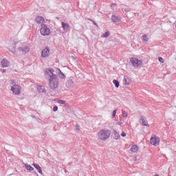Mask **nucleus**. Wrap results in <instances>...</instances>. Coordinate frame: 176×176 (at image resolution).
<instances>
[{
  "label": "nucleus",
  "mask_w": 176,
  "mask_h": 176,
  "mask_svg": "<svg viewBox=\"0 0 176 176\" xmlns=\"http://www.w3.org/2000/svg\"><path fill=\"white\" fill-rule=\"evenodd\" d=\"M113 138L115 140L120 139V135L119 134V133H118V131H113Z\"/></svg>",
  "instance_id": "obj_16"
},
{
  "label": "nucleus",
  "mask_w": 176,
  "mask_h": 176,
  "mask_svg": "<svg viewBox=\"0 0 176 176\" xmlns=\"http://www.w3.org/2000/svg\"><path fill=\"white\" fill-rule=\"evenodd\" d=\"M130 61L135 68H138V67H141L142 65V60H139L137 58H131L130 59Z\"/></svg>",
  "instance_id": "obj_6"
},
{
  "label": "nucleus",
  "mask_w": 176,
  "mask_h": 176,
  "mask_svg": "<svg viewBox=\"0 0 176 176\" xmlns=\"http://www.w3.org/2000/svg\"><path fill=\"white\" fill-rule=\"evenodd\" d=\"M108 36H109V32H105V34H104L102 36L103 38H107Z\"/></svg>",
  "instance_id": "obj_25"
},
{
  "label": "nucleus",
  "mask_w": 176,
  "mask_h": 176,
  "mask_svg": "<svg viewBox=\"0 0 176 176\" xmlns=\"http://www.w3.org/2000/svg\"><path fill=\"white\" fill-rule=\"evenodd\" d=\"M113 85H115L116 87H119V81L116 80H113Z\"/></svg>",
  "instance_id": "obj_23"
},
{
  "label": "nucleus",
  "mask_w": 176,
  "mask_h": 176,
  "mask_svg": "<svg viewBox=\"0 0 176 176\" xmlns=\"http://www.w3.org/2000/svg\"><path fill=\"white\" fill-rule=\"evenodd\" d=\"M77 130H79V128H77Z\"/></svg>",
  "instance_id": "obj_33"
},
{
  "label": "nucleus",
  "mask_w": 176,
  "mask_h": 176,
  "mask_svg": "<svg viewBox=\"0 0 176 176\" xmlns=\"http://www.w3.org/2000/svg\"><path fill=\"white\" fill-rule=\"evenodd\" d=\"M71 83H74V81L72 80V79L67 81L66 87H71Z\"/></svg>",
  "instance_id": "obj_22"
},
{
  "label": "nucleus",
  "mask_w": 176,
  "mask_h": 176,
  "mask_svg": "<svg viewBox=\"0 0 176 176\" xmlns=\"http://www.w3.org/2000/svg\"><path fill=\"white\" fill-rule=\"evenodd\" d=\"M111 20L113 21V23H118L119 21V17L116 16V15H113L111 16Z\"/></svg>",
  "instance_id": "obj_19"
},
{
  "label": "nucleus",
  "mask_w": 176,
  "mask_h": 176,
  "mask_svg": "<svg viewBox=\"0 0 176 176\" xmlns=\"http://www.w3.org/2000/svg\"><path fill=\"white\" fill-rule=\"evenodd\" d=\"M130 151L133 153H136V152H138V146L136 144H133L131 146Z\"/></svg>",
  "instance_id": "obj_14"
},
{
  "label": "nucleus",
  "mask_w": 176,
  "mask_h": 176,
  "mask_svg": "<svg viewBox=\"0 0 176 176\" xmlns=\"http://www.w3.org/2000/svg\"><path fill=\"white\" fill-rule=\"evenodd\" d=\"M40 34L43 35V36H49V34H50V29L47 28L46 25H41Z\"/></svg>",
  "instance_id": "obj_4"
},
{
  "label": "nucleus",
  "mask_w": 176,
  "mask_h": 176,
  "mask_svg": "<svg viewBox=\"0 0 176 176\" xmlns=\"http://www.w3.org/2000/svg\"><path fill=\"white\" fill-rule=\"evenodd\" d=\"M116 112H117V110H114L113 111V114H112L113 118H115V116H116Z\"/></svg>",
  "instance_id": "obj_29"
},
{
  "label": "nucleus",
  "mask_w": 176,
  "mask_h": 176,
  "mask_svg": "<svg viewBox=\"0 0 176 176\" xmlns=\"http://www.w3.org/2000/svg\"><path fill=\"white\" fill-rule=\"evenodd\" d=\"M122 123L121 122H118L116 123L117 126H122Z\"/></svg>",
  "instance_id": "obj_32"
},
{
  "label": "nucleus",
  "mask_w": 176,
  "mask_h": 176,
  "mask_svg": "<svg viewBox=\"0 0 176 176\" xmlns=\"http://www.w3.org/2000/svg\"><path fill=\"white\" fill-rule=\"evenodd\" d=\"M49 81V86L50 89H52V90H55V89H57L58 87V78H57V76H54L53 77H51L48 79Z\"/></svg>",
  "instance_id": "obj_3"
},
{
  "label": "nucleus",
  "mask_w": 176,
  "mask_h": 176,
  "mask_svg": "<svg viewBox=\"0 0 176 176\" xmlns=\"http://www.w3.org/2000/svg\"><path fill=\"white\" fill-rule=\"evenodd\" d=\"M61 24L64 31H65V32H68V31H69V29L71 28V26H69V24L65 22H62Z\"/></svg>",
  "instance_id": "obj_12"
},
{
  "label": "nucleus",
  "mask_w": 176,
  "mask_h": 176,
  "mask_svg": "<svg viewBox=\"0 0 176 176\" xmlns=\"http://www.w3.org/2000/svg\"><path fill=\"white\" fill-rule=\"evenodd\" d=\"M121 136H122V137H126V132L122 131V134H121Z\"/></svg>",
  "instance_id": "obj_30"
},
{
  "label": "nucleus",
  "mask_w": 176,
  "mask_h": 176,
  "mask_svg": "<svg viewBox=\"0 0 176 176\" xmlns=\"http://www.w3.org/2000/svg\"><path fill=\"white\" fill-rule=\"evenodd\" d=\"M77 130H79V128H77Z\"/></svg>",
  "instance_id": "obj_34"
},
{
  "label": "nucleus",
  "mask_w": 176,
  "mask_h": 176,
  "mask_svg": "<svg viewBox=\"0 0 176 176\" xmlns=\"http://www.w3.org/2000/svg\"><path fill=\"white\" fill-rule=\"evenodd\" d=\"M57 71L59 72V78H60V79H65V75L61 72V70L60 69H57Z\"/></svg>",
  "instance_id": "obj_20"
},
{
  "label": "nucleus",
  "mask_w": 176,
  "mask_h": 176,
  "mask_svg": "<svg viewBox=\"0 0 176 176\" xmlns=\"http://www.w3.org/2000/svg\"><path fill=\"white\" fill-rule=\"evenodd\" d=\"M140 123L142 126H146L147 127H149V124H148V120H146V118H144V116H142L140 118Z\"/></svg>",
  "instance_id": "obj_9"
},
{
  "label": "nucleus",
  "mask_w": 176,
  "mask_h": 176,
  "mask_svg": "<svg viewBox=\"0 0 176 176\" xmlns=\"http://www.w3.org/2000/svg\"><path fill=\"white\" fill-rule=\"evenodd\" d=\"M45 76H48L49 79L50 78H53L54 76H56V74H54V69H47L45 72Z\"/></svg>",
  "instance_id": "obj_8"
},
{
  "label": "nucleus",
  "mask_w": 176,
  "mask_h": 176,
  "mask_svg": "<svg viewBox=\"0 0 176 176\" xmlns=\"http://www.w3.org/2000/svg\"><path fill=\"white\" fill-rule=\"evenodd\" d=\"M33 166H34V168L37 169L38 173H39V174H42V169L41 168V166H39V164H33Z\"/></svg>",
  "instance_id": "obj_15"
},
{
  "label": "nucleus",
  "mask_w": 176,
  "mask_h": 176,
  "mask_svg": "<svg viewBox=\"0 0 176 176\" xmlns=\"http://www.w3.org/2000/svg\"><path fill=\"white\" fill-rule=\"evenodd\" d=\"M49 54H50V51L49 50V49L45 48L41 52V57L44 58L46 57H49Z\"/></svg>",
  "instance_id": "obj_10"
},
{
  "label": "nucleus",
  "mask_w": 176,
  "mask_h": 176,
  "mask_svg": "<svg viewBox=\"0 0 176 176\" xmlns=\"http://www.w3.org/2000/svg\"><path fill=\"white\" fill-rule=\"evenodd\" d=\"M10 90L12 91L13 94L19 96V94L21 93V87L17 84H14L11 87Z\"/></svg>",
  "instance_id": "obj_5"
},
{
  "label": "nucleus",
  "mask_w": 176,
  "mask_h": 176,
  "mask_svg": "<svg viewBox=\"0 0 176 176\" xmlns=\"http://www.w3.org/2000/svg\"><path fill=\"white\" fill-rule=\"evenodd\" d=\"M89 21H92V23L94 24V25H96V27H98L97 23L96 22H94V21L89 19Z\"/></svg>",
  "instance_id": "obj_31"
},
{
  "label": "nucleus",
  "mask_w": 176,
  "mask_h": 176,
  "mask_svg": "<svg viewBox=\"0 0 176 176\" xmlns=\"http://www.w3.org/2000/svg\"><path fill=\"white\" fill-rule=\"evenodd\" d=\"M98 139L100 141H106L111 137V131L108 129H102L98 133Z\"/></svg>",
  "instance_id": "obj_2"
},
{
  "label": "nucleus",
  "mask_w": 176,
  "mask_h": 176,
  "mask_svg": "<svg viewBox=\"0 0 176 176\" xmlns=\"http://www.w3.org/2000/svg\"><path fill=\"white\" fill-rule=\"evenodd\" d=\"M142 41L143 42H144L145 43H146V42H148V41H149V38L148 37V34H144L142 36Z\"/></svg>",
  "instance_id": "obj_18"
},
{
  "label": "nucleus",
  "mask_w": 176,
  "mask_h": 176,
  "mask_svg": "<svg viewBox=\"0 0 176 176\" xmlns=\"http://www.w3.org/2000/svg\"><path fill=\"white\" fill-rule=\"evenodd\" d=\"M158 60H159V61H160V63H164V59H163V58H162V57H160L159 58H158Z\"/></svg>",
  "instance_id": "obj_28"
},
{
  "label": "nucleus",
  "mask_w": 176,
  "mask_h": 176,
  "mask_svg": "<svg viewBox=\"0 0 176 176\" xmlns=\"http://www.w3.org/2000/svg\"><path fill=\"white\" fill-rule=\"evenodd\" d=\"M11 53L16 54V56H21V54H25L30 52V47L28 45H23L21 42H17L12 44L10 47Z\"/></svg>",
  "instance_id": "obj_1"
},
{
  "label": "nucleus",
  "mask_w": 176,
  "mask_h": 176,
  "mask_svg": "<svg viewBox=\"0 0 176 176\" xmlns=\"http://www.w3.org/2000/svg\"><path fill=\"white\" fill-rule=\"evenodd\" d=\"M56 102L58 104H60L61 105H64V104H65V100H58L56 101Z\"/></svg>",
  "instance_id": "obj_24"
},
{
  "label": "nucleus",
  "mask_w": 176,
  "mask_h": 176,
  "mask_svg": "<svg viewBox=\"0 0 176 176\" xmlns=\"http://www.w3.org/2000/svg\"><path fill=\"white\" fill-rule=\"evenodd\" d=\"M58 110V107H57V106L54 107V108H53L54 112H57Z\"/></svg>",
  "instance_id": "obj_27"
},
{
  "label": "nucleus",
  "mask_w": 176,
  "mask_h": 176,
  "mask_svg": "<svg viewBox=\"0 0 176 176\" xmlns=\"http://www.w3.org/2000/svg\"><path fill=\"white\" fill-rule=\"evenodd\" d=\"M150 143L151 145H153V146H159V144H160V138L156 135H154L151 138Z\"/></svg>",
  "instance_id": "obj_7"
},
{
  "label": "nucleus",
  "mask_w": 176,
  "mask_h": 176,
  "mask_svg": "<svg viewBox=\"0 0 176 176\" xmlns=\"http://www.w3.org/2000/svg\"><path fill=\"white\" fill-rule=\"evenodd\" d=\"M1 65L2 68H7V67H9V61L6 59H3L1 60Z\"/></svg>",
  "instance_id": "obj_13"
},
{
  "label": "nucleus",
  "mask_w": 176,
  "mask_h": 176,
  "mask_svg": "<svg viewBox=\"0 0 176 176\" xmlns=\"http://www.w3.org/2000/svg\"><path fill=\"white\" fill-rule=\"evenodd\" d=\"M122 116H123V118H125L126 119H127V116H128L127 113L126 111H123Z\"/></svg>",
  "instance_id": "obj_26"
},
{
  "label": "nucleus",
  "mask_w": 176,
  "mask_h": 176,
  "mask_svg": "<svg viewBox=\"0 0 176 176\" xmlns=\"http://www.w3.org/2000/svg\"><path fill=\"white\" fill-rule=\"evenodd\" d=\"M37 90L38 91H39V93H45V91H46V90L45 89V87L43 86H38Z\"/></svg>",
  "instance_id": "obj_17"
},
{
  "label": "nucleus",
  "mask_w": 176,
  "mask_h": 176,
  "mask_svg": "<svg viewBox=\"0 0 176 176\" xmlns=\"http://www.w3.org/2000/svg\"><path fill=\"white\" fill-rule=\"evenodd\" d=\"M35 21L37 24H43L45 23V18L43 16H36Z\"/></svg>",
  "instance_id": "obj_11"
},
{
  "label": "nucleus",
  "mask_w": 176,
  "mask_h": 176,
  "mask_svg": "<svg viewBox=\"0 0 176 176\" xmlns=\"http://www.w3.org/2000/svg\"><path fill=\"white\" fill-rule=\"evenodd\" d=\"M25 167L26 170H28L29 171H34V168L32 166H31V165L25 164Z\"/></svg>",
  "instance_id": "obj_21"
}]
</instances>
